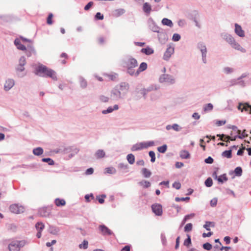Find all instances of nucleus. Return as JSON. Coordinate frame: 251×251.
I'll return each instance as SVG.
<instances>
[{
	"label": "nucleus",
	"instance_id": "f03ea898",
	"mask_svg": "<svg viewBox=\"0 0 251 251\" xmlns=\"http://www.w3.org/2000/svg\"><path fill=\"white\" fill-rule=\"evenodd\" d=\"M137 65L136 59L132 57L129 58L125 62V66L127 69V72L131 75H135L136 71L134 68L136 67Z\"/></svg>",
	"mask_w": 251,
	"mask_h": 251
},
{
	"label": "nucleus",
	"instance_id": "0e129e2a",
	"mask_svg": "<svg viewBox=\"0 0 251 251\" xmlns=\"http://www.w3.org/2000/svg\"><path fill=\"white\" fill-rule=\"evenodd\" d=\"M245 150V147H243L242 149H241L238 151L237 154L238 155H242L244 153V151Z\"/></svg>",
	"mask_w": 251,
	"mask_h": 251
},
{
	"label": "nucleus",
	"instance_id": "c85d7f7f",
	"mask_svg": "<svg viewBox=\"0 0 251 251\" xmlns=\"http://www.w3.org/2000/svg\"><path fill=\"white\" fill-rule=\"evenodd\" d=\"M55 203L57 206H64L65 205L66 202L64 200L56 199L55 200Z\"/></svg>",
	"mask_w": 251,
	"mask_h": 251
},
{
	"label": "nucleus",
	"instance_id": "09e8293b",
	"mask_svg": "<svg viewBox=\"0 0 251 251\" xmlns=\"http://www.w3.org/2000/svg\"><path fill=\"white\" fill-rule=\"evenodd\" d=\"M203 248L205 250L209 251L212 248V245L209 243H206L203 245Z\"/></svg>",
	"mask_w": 251,
	"mask_h": 251
},
{
	"label": "nucleus",
	"instance_id": "a18cd8bd",
	"mask_svg": "<svg viewBox=\"0 0 251 251\" xmlns=\"http://www.w3.org/2000/svg\"><path fill=\"white\" fill-rule=\"evenodd\" d=\"M205 184L207 187H210L213 184L212 179L209 177L205 181Z\"/></svg>",
	"mask_w": 251,
	"mask_h": 251
},
{
	"label": "nucleus",
	"instance_id": "f8f14e48",
	"mask_svg": "<svg viewBox=\"0 0 251 251\" xmlns=\"http://www.w3.org/2000/svg\"><path fill=\"white\" fill-rule=\"evenodd\" d=\"M35 227L36 229L38 230L37 237L38 238H40L41 237V232L44 228L45 226L42 223L38 222L36 224Z\"/></svg>",
	"mask_w": 251,
	"mask_h": 251
},
{
	"label": "nucleus",
	"instance_id": "774afa93",
	"mask_svg": "<svg viewBox=\"0 0 251 251\" xmlns=\"http://www.w3.org/2000/svg\"><path fill=\"white\" fill-rule=\"evenodd\" d=\"M124 12V10L123 9H118L115 11V12L118 16L123 14Z\"/></svg>",
	"mask_w": 251,
	"mask_h": 251
},
{
	"label": "nucleus",
	"instance_id": "bf43d9fd",
	"mask_svg": "<svg viewBox=\"0 0 251 251\" xmlns=\"http://www.w3.org/2000/svg\"><path fill=\"white\" fill-rule=\"evenodd\" d=\"M93 5V2L92 1L89 2L85 7L84 10L86 11L88 10L91 6Z\"/></svg>",
	"mask_w": 251,
	"mask_h": 251
},
{
	"label": "nucleus",
	"instance_id": "603ef678",
	"mask_svg": "<svg viewBox=\"0 0 251 251\" xmlns=\"http://www.w3.org/2000/svg\"><path fill=\"white\" fill-rule=\"evenodd\" d=\"M191 243V240L190 236L188 235V238L184 241V245L188 247Z\"/></svg>",
	"mask_w": 251,
	"mask_h": 251
},
{
	"label": "nucleus",
	"instance_id": "2f4dec72",
	"mask_svg": "<svg viewBox=\"0 0 251 251\" xmlns=\"http://www.w3.org/2000/svg\"><path fill=\"white\" fill-rule=\"evenodd\" d=\"M127 160L130 164H133L135 162V157L133 154L130 153L127 155Z\"/></svg>",
	"mask_w": 251,
	"mask_h": 251
},
{
	"label": "nucleus",
	"instance_id": "7c9ffc66",
	"mask_svg": "<svg viewBox=\"0 0 251 251\" xmlns=\"http://www.w3.org/2000/svg\"><path fill=\"white\" fill-rule=\"evenodd\" d=\"M180 156L183 159H187L189 158L190 154L188 151H180Z\"/></svg>",
	"mask_w": 251,
	"mask_h": 251
},
{
	"label": "nucleus",
	"instance_id": "052dcab7",
	"mask_svg": "<svg viewBox=\"0 0 251 251\" xmlns=\"http://www.w3.org/2000/svg\"><path fill=\"white\" fill-rule=\"evenodd\" d=\"M100 100L102 102H107L109 100V98L107 97L104 96H101L100 97Z\"/></svg>",
	"mask_w": 251,
	"mask_h": 251
},
{
	"label": "nucleus",
	"instance_id": "3c124183",
	"mask_svg": "<svg viewBox=\"0 0 251 251\" xmlns=\"http://www.w3.org/2000/svg\"><path fill=\"white\" fill-rule=\"evenodd\" d=\"M95 18L97 20H102L103 19L104 17H103V15L102 14H101L100 12H97L95 15Z\"/></svg>",
	"mask_w": 251,
	"mask_h": 251
},
{
	"label": "nucleus",
	"instance_id": "c9c22d12",
	"mask_svg": "<svg viewBox=\"0 0 251 251\" xmlns=\"http://www.w3.org/2000/svg\"><path fill=\"white\" fill-rule=\"evenodd\" d=\"M104 75L111 80H115L117 78V74L115 73L112 74H105Z\"/></svg>",
	"mask_w": 251,
	"mask_h": 251
},
{
	"label": "nucleus",
	"instance_id": "680f3d73",
	"mask_svg": "<svg viewBox=\"0 0 251 251\" xmlns=\"http://www.w3.org/2000/svg\"><path fill=\"white\" fill-rule=\"evenodd\" d=\"M205 162L208 164H211L213 162V159L211 157H208L205 159Z\"/></svg>",
	"mask_w": 251,
	"mask_h": 251
},
{
	"label": "nucleus",
	"instance_id": "5701e85b",
	"mask_svg": "<svg viewBox=\"0 0 251 251\" xmlns=\"http://www.w3.org/2000/svg\"><path fill=\"white\" fill-rule=\"evenodd\" d=\"M118 105L115 104L114 105L113 108H112L111 107H109L106 110H103L102 112L103 114H105L107 113L112 112L114 110H118Z\"/></svg>",
	"mask_w": 251,
	"mask_h": 251
},
{
	"label": "nucleus",
	"instance_id": "a211bd4d",
	"mask_svg": "<svg viewBox=\"0 0 251 251\" xmlns=\"http://www.w3.org/2000/svg\"><path fill=\"white\" fill-rule=\"evenodd\" d=\"M39 214L42 217H47L50 214V212L47 208H41L39 210Z\"/></svg>",
	"mask_w": 251,
	"mask_h": 251
},
{
	"label": "nucleus",
	"instance_id": "412c9836",
	"mask_svg": "<svg viewBox=\"0 0 251 251\" xmlns=\"http://www.w3.org/2000/svg\"><path fill=\"white\" fill-rule=\"evenodd\" d=\"M199 48H200L201 51L202 53L203 59V60H204L206 58V47L204 45H202V44H200L199 45Z\"/></svg>",
	"mask_w": 251,
	"mask_h": 251
},
{
	"label": "nucleus",
	"instance_id": "79ce46f5",
	"mask_svg": "<svg viewBox=\"0 0 251 251\" xmlns=\"http://www.w3.org/2000/svg\"><path fill=\"white\" fill-rule=\"evenodd\" d=\"M227 180V178L226 174L221 176L218 178V181L220 182L221 183H223L224 182V181H226Z\"/></svg>",
	"mask_w": 251,
	"mask_h": 251
},
{
	"label": "nucleus",
	"instance_id": "20e7f679",
	"mask_svg": "<svg viewBox=\"0 0 251 251\" xmlns=\"http://www.w3.org/2000/svg\"><path fill=\"white\" fill-rule=\"evenodd\" d=\"M25 245V242L24 240L13 241L8 246V249L10 251H20L21 248Z\"/></svg>",
	"mask_w": 251,
	"mask_h": 251
},
{
	"label": "nucleus",
	"instance_id": "e433bc0d",
	"mask_svg": "<svg viewBox=\"0 0 251 251\" xmlns=\"http://www.w3.org/2000/svg\"><path fill=\"white\" fill-rule=\"evenodd\" d=\"M167 147L166 145H164L162 146L159 147L157 148V150L161 153H164L167 150Z\"/></svg>",
	"mask_w": 251,
	"mask_h": 251
},
{
	"label": "nucleus",
	"instance_id": "8fccbe9b",
	"mask_svg": "<svg viewBox=\"0 0 251 251\" xmlns=\"http://www.w3.org/2000/svg\"><path fill=\"white\" fill-rule=\"evenodd\" d=\"M246 130L244 129L242 132L241 135H238V138L239 139H243L248 136V134L246 133Z\"/></svg>",
	"mask_w": 251,
	"mask_h": 251
},
{
	"label": "nucleus",
	"instance_id": "864d4df0",
	"mask_svg": "<svg viewBox=\"0 0 251 251\" xmlns=\"http://www.w3.org/2000/svg\"><path fill=\"white\" fill-rule=\"evenodd\" d=\"M217 136H219L220 137V140H221L223 141H225V142H229V141H227V138H226V137H227L226 135H225L224 134H222V135L218 134Z\"/></svg>",
	"mask_w": 251,
	"mask_h": 251
},
{
	"label": "nucleus",
	"instance_id": "f704fd0d",
	"mask_svg": "<svg viewBox=\"0 0 251 251\" xmlns=\"http://www.w3.org/2000/svg\"><path fill=\"white\" fill-rule=\"evenodd\" d=\"M210 226L214 227V223L211 222H206L205 224L203 225V227L207 230H210Z\"/></svg>",
	"mask_w": 251,
	"mask_h": 251
},
{
	"label": "nucleus",
	"instance_id": "a878e982",
	"mask_svg": "<svg viewBox=\"0 0 251 251\" xmlns=\"http://www.w3.org/2000/svg\"><path fill=\"white\" fill-rule=\"evenodd\" d=\"M141 51L147 55H150L153 53V50L149 47L142 49Z\"/></svg>",
	"mask_w": 251,
	"mask_h": 251
},
{
	"label": "nucleus",
	"instance_id": "de8ad7c7",
	"mask_svg": "<svg viewBox=\"0 0 251 251\" xmlns=\"http://www.w3.org/2000/svg\"><path fill=\"white\" fill-rule=\"evenodd\" d=\"M149 155L151 157V162H154L155 160V154L153 151H150L149 152Z\"/></svg>",
	"mask_w": 251,
	"mask_h": 251
},
{
	"label": "nucleus",
	"instance_id": "e2e57ef3",
	"mask_svg": "<svg viewBox=\"0 0 251 251\" xmlns=\"http://www.w3.org/2000/svg\"><path fill=\"white\" fill-rule=\"evenodd\" d=\"M217 203V199H213L210 201V204L212 206H215L216 205Z\"/></svg>",
	"mask_w": 251,
	"mask_h": 251
},
{
	"label": "nucleus",
	"instance_id": "393cba45",
	"mask_svg": "<svg viewBox=\"0 0 251 251\" xmlns=\"http://www.w3.org/2000/svg\"><path fill=\"white\" fill-rule=\"evenodd\" d=\"M142 173L146 178L150 177L151 175V172L145 168L142 169Z\"/></svg>",
	"mask_w": 251,
	"mask_h": 251
},
{
	"label": "nucleus",
	"instance_id": "72a5a7b5",
	"mask_svg": "<svg viewBox=\"0 0 251 251\" xmlns=\"http://www.w3.org/2000/svg\"><path fill=\"white\" fill-rule=\"evenodd\" d=\"M139 184L145 188H149L151 186L150 182L147 180H143V181L140 182Z\"/></svg>",
	"mask_w": 251,
	"mask_h": 251
},
{
	"label": "nucleus",
	"instance_id": "4468645a",
	"mask_svg": "<svg viewBox=\"0 0 251 251\" xmlns=\"http://www.w3.org/2000/svg\"><path fill=\"white\" fill-rule=\"evenodd\" d=\"M26 63V60L25 57L22 56L19 59V65L17 68V70L20 72L24 70V65Z\"/></svg>",
	"mask_w": 251,
	"mask_h": 251
},
{
	"label": "nucleus",
	"instance_id": "37998d69",
	"mask_svg": "<svg viewBox=\"0 0 251 251\" xmlns=\"http://www.w3.org/2000/svg\"><path fill=\"white\" fill-rule=\"evenodd\" d=\"M105 170V172L108 174H114L116 173V170L112 167L106 168Z\"/></svg>",
	"mask_w": 251,
	"mask_h": 251
},
{
	"label": "nucleus",
	"instance_id": "423d86ee",
	"mask_svg": "<svg viewBox=\"0 0 251 251\" xmlns=\"http://www.w3.org/2000/svg\"><path fill=\"white\" fill-rule=\"evenodd\" d=\"M117 88L121 92V94H126L129 88V84L126 82H122L119 86L117 87Z\"/></svg>",
	"mask_w": 251,
	"mask_h": 251
},
{
	"label": "nucleus",
	"instance_id": "b1692460",
	"mask_svg": "<svg viewBox=\"0 0 251 251\" xmlns=\"http://www.w3.org/2000/svg\"><path fill=\"white\" fill-rule=\"evenodd\" d=\"M225 40L231 46L235 42V40L234 37L230 35H226Z\"/></svg>",
	"mask_w": 251,
	"mask_h": 251
},
{
	"label": "nucleus",
	"instance_id": "c03bdc74",
	"mask_svg": "<svg viewBox=\"0 0 251 251\" xmlns=\"http://www.w3.org/2000/svg\"><path fill=\"white\" fill-rule=\"evenodd\" d=\"M192 229V224L191 223L187 224L184 227V231L185 232H189Z\"/></svg>",
	"mask_w": 251,
	"mask_h": 251
},
{
	"label": "nucleus",
	"instance_id": "4c0bfd02",
	"mask_svg": "<svg viewBox=\"0 0 251 251\" xmlns=\"http://www.w3.org/2000/svg\"><path fill=\"white\" fill-rule=\"evenodd\" d=\"M88 242L86 240H84L82 244L79 245L80 249H86L88 248Z\"/></svg>",
	"mask_w": 251,
	"mask_h": 251
},
{
	"label": "nucleus",
	"instance_id": "aec40b11",
	"mask_svg": "<svg viewBox=\"0 0 251 251\" xmlns=\"http://www.w3.org/2000/svg\"><path fill=\"white\" fill-rule=\"evenodd\" d=\"M15 45L17 47V48L20 50H26L25 47L20 42V40L18 39H16L14 41Z\"/></svg>",
	"mask_w": 251,
	"mask_h": 251
},
{
	"label": "nucleus",
	"instance_id": "6e6d98bb",
	"mask_svg": "<svg viewBox=\"0 0 251 251\" xmlns=\"http://www.w3.org/2000/svg\"><path fill=\"white\" fill-rule=\"evenodd\" d=\"M173 187L176 189H179L181 187V184L179 182H175L173 184Z\"/></svg>",
	"mask_w": 251,
	"mask_h": 251
},
{
	"label": "nucleus",
	"instance_id": "9b49d317",
	"mask_svg": "<svg viewBox=\"0 0 251 251\" xmlns=\"http://www.w3.org/2000/svg\"><path fill=\"white\" fill-rule=\"evenodd\" d=\"M235 32L240 37H243L245 36L244 31L242 29L241 26L237 24H235Z\"/></svg>",
	"mask_w": 251,
	"mask_h": 251
},
{
	"label": "nucleus",
	"instance_id": "6e6552de",
	"mask_svg": "<svg viewBox=\"0 0 251 251\" xmlns=\"http://www.w3.org/2000/svg\"><path fill=\"white\" fill-rule=\"evenodd\" d=\"M238 108L242 112L245 111L248 113L251 114V106L249 105L247 103L242 104L240 103Z\"/></svg>",
	"mask_w": 251,
	"mask_h": 251
},
{
	"label": "nucleus",
	"instance_id": "338daca9",
	"mask_svg": "<svg viewBox=\"0 0 251 251\" xmlns=\"http://www.w3.org/2000/svg\"><path fill=\"white\" fill-rule=\"evenodd\" d=\"M121 251H130V246L129 245L126 246L121 249Z\"/></svg>",
	"mask_w": 251,
	"mask_h": 251
},
{
	"label": "nucleus",
	"instance_id": "1a4fd4ad",
	"mask_svg": "<svg viewBox=\"0 0 251 251\" xmlns=\"http://www.w3.org/2000/svg\"><path fill=\"white\" fill-rule=\"evenodd\" d=\"M174 52V48L172 47H169L167 49L165 52L164 53L163 58L164 60H168L171 55Z\"/></svg>",
	"mask_w": 251,
	"mask_h": 251
},
{
	"label": "nucleus",
	"instance_id": "13d9d810",
	"mask_svg": "<svg viewBox=\"0 0 251 251\" xmlns=\"http://www.w3.org/2000/svg\"><path fill=\"white\" fill-rule=\"evenodd\" d=\"M172 128L176 131H178L180 129L179 126L176 124H175L173 126H172Z\"/></svg>",
	"mask_w": 251,
	"mask_h": 251
},
{
	"label": "nucleus",
	"instance_id": "9d476101",
	"mask_svg": "<svg viewBox=\"0 0 251 251\" xmlns=\"http://www.w3.org/2000/svg\"><path fill=\"white\" fill-rule=\"evenodd\" d=\"M99 228L101 233L104 235H111L112 234V232L111 230L104 225H100L99 227Z\"/></svg>",
	"mask_w": 251,
	"mask_h": 251
},
{
	"label": "nucleus",
	"instance_id": "a19ab883",
	"mask_svg": "<svg viewBox=\"0 0 251 251\" xmlns=\"http://www.w3.org/2000/svg\"><path fill=\"white\" fill-rule=\"evenodd\" d=\"M234 173L237 176H241L242 173V168L240 167L236 168L234 170Z\"/></svg>",
	"mask_w": 251,
	"mask_h": 251
},
{
	"label": "nucleus",
	"instance_id": "2eb2a0df",
	"mask_svg": "<svg viewBox=\"0 0 251 251\" xmlns=\"http://www.w3.org/2000/svg\"><path fill=\"white\" fill-rule=\"evenodd\" d=\"M147 68V64L145 62H142L137 69V70L135 72V75H138L139 74L145 70H146Z\"/></svg>",
	"mask_w": 251,
	"mask_h": 251
},
{
	"label": "nucleus",
	"instance_id": "473e14b6",
	"mask_svg": "<svg viewBox=\"0 0 251 251\" xmlns=\"http://www.w3.org/2000/svg\"><path fill=\"white\" fill-rule=\"evenodd\" d=\"M97 158H101L105 156V152L102 150H99L95 154Z\"/></svg>",
	"mask_w": 251,
	"mask_h": 251
},
{
	"label": "nucleus",
	"instance_id": "cd10ccee",
	"mask_svg": "<svg viewBox=\"0 0 251 251\" xmlns=\"http://www.w3.org/2000/svg\"><path fill=\"white\" fill-rule=\"evenodd\" d=\"M162 23L164 25H168L170 27H172L173 25L172 22L170 20L167 18L163 19L162 20Z\"/></svg>",
	"mask_w": 251,
	"mask_h": 251
},
{
	"label": "nucleus",
	"instance_id": "4d7b16f0",
	"mask_svg": "<svg viewBox=\"0 0 251 251\" xmlns=\"http://www.w3.org/2000/svg\"><path fill=\"white\" fill-rule=\"evenodd\" d=\"M190 199L189 197H186V198H178L176 197L175 199V201H184L185 200H189Z\"/></svg>",
	"mask_w": 251,
	"mask_h": 251
},
{
	"label": "nucleus",
	"instance_id": "f3484780",
	"mask_svg": "<svg viewBox=\"0 0 251 251\" xmlns=\"http://www.w3.org/2000/svg\"><path fill=\"white\" fill-rule=\"evenodd\" d=\"M14 85V82L13 79H8L6 81L4 84V89L8 91Z\"/></svg>",
	"mask_w": 251,
	"mask_h": 251
},
{
	"label": "nucleus",
	"instance_id": "4be33fe9",
	"mask_svg": "<svg viewBox=\"0 0 251 251\" xmlns=\"http://www.w3.org/2000/svg\"><path fill=\"white\" fill-rule=\"evenodd\" d=\"M162 78L164 79V81L170 83H173L175 82V79L168 75H164L161 79Z\"/></svg>",
	"mask_w": 251,
	"mask_h": 251
},
{
	"label": "nucleus",
	"instance_id": "ddd939ff",
	"mask_svg": "<svg viewBox=\"0 0 251 251\" xmlns=\"http://www.w3.org/2000/svg\"><path fill=\"white\" fill-rule=\"evenodd\" d=\"M121 92L116 87L112 91L111 97L113 99H117L121 97Z\"/></svg>",
	"mask_w": 251,
	"mask_h": 251
},
{
	"label": "nucleus",
	"instance_id": "bb28decb",
	"mask_svg": "<svg viewBox=\"0 0 251 251\" xmlns=\"http://www.w3.org/2000/svg\"><path fill=\"white\" fill-rule=\"evenodd\" d=\"M33 153L34 155L38 156L41 155L43 153V150L42 148L38 147L33 150Z\"/></svg>",
	"mask_w": 251,
	"mask_h": 251
},
{
	"label": "nucleus",
	"instance_id": "c756f323",
	"mask_svg": "<svg viewBox=\"0 0 251 251\" xmlns=\"http://www.w3.org/2000/svg\"><path fill=\"white\" fill-rule=\"evenodd\" d=\"M222 156L227 158H230L232 157V150H230L228 151H226L223 152L222 154Z\"/></svg>",
	"mask_w": 251,
	"mask_h": 251
},
{
	"label": "nucleus",
	"instance_id": "69168bd1",
	"mask_svg": "<svg viewBox=\"0 0 251 251\" xmlns=\"http://www.w3.org/2000/svg\"><path fill=\"white\" fill-rule=\"evenodd\" d=\"M232 129H233V130L234 131H235V133H237L238 134L237 135H241V134H242L241 131L239 129H238L237 127L234 126Z\"/></svg>",
	"mask_w": 251,
	"mask_h": 251
},
{
	"label": "nucleus",
	"instance_id": "f257e3e1",
	"mask_svg": "<svg viewBox=\"0 0 251 251\" xmlns=\"http://www.w3.org/2000/svg\"><path fill=\"white\" fill-rule=\"evenodd\" d=\"M40 73L43 74V76H48L51 78L53 80H56L57 77L55 71L48 68L46 66L40 65L36 69V74L38 75Z\"/></svg>",
	"mask_w": 251,
	"mask_h": 251
},
{
	"label": "nucleus",
	"instance_id": "0eeeda50",
	"mask_svg": "<svg viewBox=\"0 0 251 251\" xmlns=\"http://www.w3.org/2000/svg\"><path fill=\"white\" fill-rule=\"evenodd\" d=\"M152 211L158 216H161L162 214V207L160 204H153L151 206Z\"/></svg>",
	"mask_w": 251,
	"mask_h": 251
},
{
	"label": "nucleus",
	"instance_id": "58836bf2",
	"mask_svg": "<svg viewBox=\"0 0 251 251\" xmlns=\"http://www.w3.org/2000/svg\"><path fill=\"white\" fill-rule=\"evenodd\" d=\"M42 161L48 163L49 165H53L54 161L50 158H44L42 159Z\"/></svg>",
	"mask_w": 251,
	"mask_h": 251
},
{
	"label": "nucleus",
	"instance_id": "5fc2aeb1",
	"mask_svg": "<svg viewBox=\"0 0 251 251\" xmlns=\"http://www.w3.org/2000/svg\"><path fill=\"white\" fill-rule=\"evenodd\" d=\"M180 39V36L178 34L175 33L173 35V40L174 41H178Z\"/></svg>",
	"mask_w": 251,
	"mask_h": 251
},
{
	"label": "nucleus",
	"instance_id": "dca6fc26",
	"mask_svg": "<svg viewBox=\"0 0 251 251\" xmlns=\"http://www.w3.org/2000/svg\"><path fill=\"white\" fill-rule=\"evenodd\" d=\"M143 10L145 13L149 15L151 11V4L148 2L144 3L143 5Z\"/></svg>",
	"mask_w": 251,
	"mask_h": 251
},
{
	"label": "nucleus",
	"instance_id": "6ab92c4d",
	"mask_svg": "<svg viewBox=\"0 0 251 251\" xmlns=\"http://www.w3.org/2000/svg\"><path fill=\"white\" fill-rule=\"evenodd\" d=\"M231 47L236 50H240L242 52H246V50L236 41L231 45Z\"/></svg>",
	"mask_w": 251,
	"mask_h": 251
},
{
	"label": "nucleus",
	"instance_id": "49530a36",
	"mask_svg": "<svg viewBox=\"0 0 251 251\" xmlns=\"http://www.w3.org/2000/svg\"><path fill=\"white\" fill-rule=\"evenodd\" d=\"M213 108V105L211 103H208L204 107V111H207L211 110Z\"/></svg>",
	"mask_w": 251,
	"mask_h": 251
},
{
	"label": "nucleus",
	"instance_id": "7ed1b4c3",
	"mask_svg": "<svg viewBox=\"0 0 251 251\" xmlns=\"http://www.w3.org/2000/svg\"><path fill=\"white\" fill-rule=\"evenodd\" d=\"M154 142L153 141H149L146 142H140L134 145L131 148V151H133L142 150L145 149H147L149 147H151L154 145Z\"/></svg>",
	"mask_w": 251,
	"mask_h": 251
},
{
	"label": "nucleus",
	"instance_id": "39448f33",
	"mask_svg": "<svg viewBox=\"0 0 251 251\" xmlns=\"http://www.w3.org/2000/svg\"><path fill=\"white\" fill-rule=\"evenodd\" d=\"M10 211L14 214H20L24 212L25 208L17 204H11L9 207Z\"/></svg>",
	"mask_w": 251,
	"mask_h": 251
},
{
	"label": "nucleus",
	"instance_id": "ea45409f",
	"mask_svg": "<svg viewBox=\"0 0 251 251\" xmlns=\"http://www.w3.org/2000/svg\"><path fill=\"white\" fill-rule=\"evenodd\" d=\"M53 17V15L52 13L49 14L47 19V23L48 25H51L52 24V18Z\"/></svg>",
	"mask_w": 251,
	"mask_h": 251
}]
</instances>
